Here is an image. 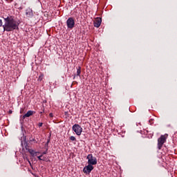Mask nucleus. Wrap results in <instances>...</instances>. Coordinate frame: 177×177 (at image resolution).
<instances>
[{
	"label": "nucleus",
	"mask_w": 177,
	"mask_h": 177,
	"mask_svg": "<svg viewBox=\"0 0 177 177\" xmlns=\"http://www.w3.org/2000/svg\"><path fill=\"white\" fill-rule=\"evenodd\" d=\"M42 157H44V156L41 154V156H37V158L39 161H42Z\"/></svg>",
	"instance_id": "dca6fc26"
},
{
	"label": "nucleus",
	"mask_w": 177,
	"mask_h": 177,
	"mask_svg": "<svg viewBox=\"0 0 177 177\" xmlns=\"http://www.w3.org/2000/svg\"><path fill=\"white\" fill-rule=\"evenodd\" d=\"M44 80V75L41 73L40 74V75L39 76V78L37 79V81L40 83L42 82V80Z\"/></svg>",
	"instance_id": "f8f14e48"
},
{
	"label": "nucleus",
	"mask_w": 177,
	"mask_h": 177,
	"mask_svg": "<svg viewBox=\"0 0 177 177\" xmlns=\"http://www.w3.org/2000/svg\"><path fill=\"white\" fill-rule=\"evenodd\" d=\"M45 154H48V148L46 149V151L41 153V155L45 156Z\"/></svg>",
	"instance_id": "f3484780"
},
{
	"label": "nucleus",
	"mask_w": 177,
	"mask_h": 177,
	"mask_svg": "<svg viewBox=\"0 0 177 177\" xmlns=\"http://www.w3.org/2000/svg\"><path fill=\"white\" fill-rule=\"evenodd\" d=\"M73 131H75L77 136H81V133H82V127L80 126V124H75L72 127Z\"/></svg>",
	"instance_id": "20e7f679"
},
{
	"label": "nucleus",
	"mask_w": 177,
	"mask_h": 177,
	"mask_svg": "<svg viewBox=\"0 0 177 177\" xmlns=\"http://www.w3.org/2000/svg\"><path fill=\"white\" fill-rule=\"evenodd\" d=\"M49 117H50V118H53V113H49Z\"/></svg>",
	"instance_id": "aec40b11"
},
{
	"label": "nucleus",
	"mask_w": 177,
	"mask_h": 177,
	"mask_svg": "<svg viewBox=\"0 0 177 177\" xmlns=\"http://www.w3.org/2000/svg\"><path fill=\"white\" fill-rule=\"evenodd\" d=\"M42 161H46V162H48L50 160H49V158L48 157H43L42 158Z\"/></svg>",
	"instance_id": "4468645a"
},
{
	"label": "nucleus",
	"mask_w": 177,
	"mask_h": 177,
	"mask_svg": "<svg viewBox=\"0 0 177 177\" xmlns=\"http://www.w3.org/2000/svg\"><path fill=\"white\" fill-rule=\"evenodd\" d=\"M43 125H44V123H42V122H39V123L38 124L39 128H41V127H42Z\"/></svg>",
	"instance_id": "6ab92c4d"
},
{
	"label": "nucleus",
	"mask_w": 177,
	"mask_h": 177,
	"mask_svg": "<svg viewBox=\"0 0 177 177\" xmlns=\"http://www.w3.org/2000/svg\"><path fill=\"white\" fill-rule=\"evenodd\" d=\"M93 165H90L88 164L87 166H85L83 169V172L84 174H86V175H89V174H91V172H92V171H93Z\"/></svg>",
	"instance_id": "423d86ee"
},
{
	"label": "nucleus",
	"mask_w": 177,
	"mask_h": 177,
	"mask_svg": "<svg viewBox=\"0 0 177 177\" xmlns=\"http://www.w3.org/2000/svg\"><path fill=\"white\" fill-rule=\"evenodd\" d=\"M48 146H49V143H48V142H46V143L45 144V147H46V148L48 149Z\"/></svg>",
	"instance_id": "4be33fe9"
},
{
	"label": "nucleus",
	"mask_w": 177,
	"mask_h": 177,
	"mask_svg": "<svg viewBox=\"0 0 177 177\" xmlns=\"http://www.w3.org/2000/svg\"><path fill=\"white\" fill-rule=\"evenodd\" d=\"M42 113H44V112H40V114H42Z\"/></svg>",
	"instance_id": "bb28decb"
},
{
	"label": "nucleus",
	"mask_w": 177,
	"mask_h": 177,
	"mask_svg": "<svg viewBox=\"0 0 177 177\" xmlns=\"http://www.w3.org/2000/svg\"><path fill=\"white\" fill-rule=\"evenodd\" d=\"M153 119L149 120V122L150 125H153Z\"/></svg>",
	"instance_id": "a211bd4d"
},
{
	"label": "nucleus",
	"mask_w": 177,
	"mask_h": 177,
	"mask_svg": "<svg viewBox=\"0 0 177 177\" xmlns=\"http://www.w3.org/2000/svg\"><path fill=\"white\" fill-rule=\"evenodd\" d=\"M100 24H102V18L97 17L94 21V27L99 28L100 27Z\"/></svg>",
	"instance_id": "0eeeda50"
},
{
	"label": "nucleus",
	"mask_w": 177,
	"mask_h": 177,
	"mask_svg": "<svg viewBox=\"0 0 177 177\" xmlns=\"http://www.w3.org/2000/svg\"><path fill=\"white\" fill-rule=\"evenodd\" d=\"M70 140L72 141V142H76L77 141V139L75 138V137L74 136H71L70 137Z\"/></svg>",
	"instance_id": "2eb2a0df"
},
{
	"label": "nucleus",
	"mask_w": 177,
	"mask_h": 177,
	"mask_svg": "<svg viewBox=\"0 0 177 177\" xmlns=\"http://www.w3.org/2000/svg\"><path fill=\"white\" fill-rule=\"evenodd\" d=\"M75 75H74V77H73V80H75Z\"/></svg>",
	"instance_id": "a878e982"
},
{
	"label": "nucleus",
	"mask_w": 177,
	"mask_h": 177,
	"mask_svg": "<svg viewBox=\"0 0 177 177\" xmlns=\"http://www.w3.org/2000/svg\"><path fill=\"white\" fill-rule=\"evenodd\" d=\"M86 160H88L87 164H90L91 165H96L97 164V159L91 153L86 156Z\"/></svg>",
	"instance_id": "7ed1b4c3"
},
{
	"label": "nucleus",
	"mask_w": 177,
	"mask_h": 177,
	"mask_svg": "<svg viewBox=\"0 0 177 177\" xmlns=\"http://www.w3.org/2000/svg\"><path fill=\"white\" fill-rule=\"evenodd\" d=\"M167 138H168V134L162 135L160 138L158 139V149L161 150L162 145L167 142Z\"/></svg>",
	"instance_id": "f03ea898"
},
{
	"label": "nucleus",
	"mask_w": 177,
	"mask_h": 177,
	"mask_svg": "<svg viewBox=\"0 0 177 177\" xmlns=\"http://www.w3.org/2000/svg\"><path fill=\"white\" fill-rule=\"evenodd\" d=\"M5 24L3 26V31L8 32L10 31H15V30H19L20 26V20L15 19V17L9 15L6 17H3Z\"/></svg>",
	"instance_id": "f257e3e1"
},
{
	"label": "nucleus",
	"mask_w": 177,
	"mask_h": 177,
	"mask_svg": "<svg viewBox=\"0 0 177 177\" xmlns=\"http://www.w3.org/2000/svg\"><path fill=\"white\" fill-rule=\"evenodd\" d=\"M0 27H2V20L0 19Z\"/></svg>",
	"instance_id": "5701e85b"
},
{
	"label": "nucleus",
	"mask_w": 177,
	"mask_h": 177,
	"mask_svg": "<svg viewBox=\"0 0 177 177\" xmlns=\"http://www.w3.org/2000/svg\"><path fill=\"white\" fill-rule=\"evenodd\" d=\"M76 76L81 77V66L77 67Z\"/></svg>",
	"instance_id": "9d476101"
},
{
	"label": "nucleus",
	"mask_w": 177,
	"mask_h": 177,
	"mask_svg": "<svg viewBox=\"0 0 177 177\" xmlns=\"http://www.w3.org/2000/svg\"><path fill=\"white\" fill-rule=\"evenodd\" d=\"M30 143H38V138H32L30 140Z\"/></svg>",
	"instance_id": "ddd939ff"
},
{
	"label": "nucleus",
	"mask_w": 177,
	"mask_h": 177,
	"mask_svg": "<svg viewBox=\"0 0 177 177\" xmlns=\"http://www.w3.org/2000/svg\"><path fill=\"white\" fill-rule=\"evenodd\" d=\"M35 114V111H28L25 115H23L22 118L24 120L25 118H27L28 117H31V115H34Z\"/></svg>",
	"instance_id": "1a4fd4ad"
},
{
	"label": "nucleus",
	"mask_w": 177,
	"mask_h": 177,
	"mask_svg": "<svg viewBox=\"0 0 177 177\" xmlns=\"http://www.w3.org/2000/svg\"><path fill=\"white\" fill-rule=\"evenodd\" d=\"M26 16L29 19H31L34 16V13L32 12V10L31 8L26 9Z\"/></svg>",
	"instance_id": "6e6552de"
},
{
	"label": "nucleus",
	"mask_w": 177,
	"mask_h": 177,
	"mask_svg": "<svg viewBox=\"0 0 177 177\" xmlns=\"http://www.w3.org/2000/svg\"><path fill=\"white\" fill-rule=\"evenodd\" d=\"M50 138H48V140H47V143H50Z\"/></svg>",
	"instance_id": "b1692460"
},
{
	"label": "nucleus",
	"mask_w": 177,
	"mask_h": 177,
	"mask_svg": "<svg viewBox=\"0 0 177 177\" xmlns=\"http://www.w3.org/2000/svg\"><path fill=\"white\" fill-rule=\"evenodd\" d=\"M9 114H12V111H9Z\"/></svg>",
	"instance_id": "393cba45"
},
{
	"label": "nucleus",
	"mask_w": 177,
	"mask_h": 177,
	"mask_svg": "<svg viewBox=\"0 0 177 177\" xmlns=\"http://www.w3.org/2000/svg\"><path fill=\"white\" fill-rule=\"evenodd\" d=\"M6 2H8V3H10V2H13V0H6Z\"/></svg>",
	"instance_id": "412c9836"
},
{
	"label": "nucleus",
	"mask_w": 177,
	"mask_h": 177,
	"mask_svg": "<svg viewBox=\"0 0 177 177\" xmlns=\"http://www.w3.org/2000/svg\"><path fill=\"white\" fill-rule=\"evenodd\" d=\"M66 26L67 28H69V30H73V28L75 26V21L74 20V18L69 17L66 20Z\"/></svg>",
	"instance_id": "39448f33"
},
{
	"label": "nucleus",
	"mask_w": 177,
	"mask_h": 177,
	"mask_svg": "<svg viewBox=\"0 0 177 177\" xmlns=\"http://www.w3.org/2000/svg\"><path fill=\"white\" fill-rule=\"evenodd\" d=\"M29 153L31 154V156H38L39 154V152H34V150H29Z\"/></svg>",
	"instance_id": "9b49d317"
}]
</instances>
